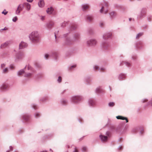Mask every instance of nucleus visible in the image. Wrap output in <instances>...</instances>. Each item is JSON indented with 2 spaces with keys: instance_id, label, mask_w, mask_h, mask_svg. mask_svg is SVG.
I'll return each instance as SVG.
<instances>
[{
  "instance_id": "nucleus-1",
  "label": "nucleus",
  "mask_w": 152,
  "mask_h": 152,
  "mask_svg": "<svg viewBox=\"0 0 152 152\" xmlns=\"http://www.w3.org/2000/svg\"><path fill=\"white\" fill-rule=\"evenodd\" d=\"M77 26L75 25H72L69 26L67 29L68 32L63 35L64 37H67L65 41V44L68 45H70L73 44L75 42L78 41L80 38V34L78 32H75L73 33L72 37H68L71 31L76 29Z\"/></svg>"
},
{
  "instance_id": "nucleus-2",
  "label": "nucleus",
  "mask_w": 152,
  "mask_h": 152,
  "mask_svg": "<svg viewBox=\"0 0 152 152\" xmlns=\"http://www.w3.org/2000/svg\"><path fill=\"white\" fill-rule=\"evenodd\" d=\"M30 41L33 43H37L40 40V37L39 32L36 31H33L28 35Z\"/></svg>"
},
{
  "instance_id": "nucleus-3",
  "label": "nucleus",
  "mask_w": 152,
  "mask_h": 152,
  "mask_svg": "<svg viewBox=\"0 0 152 152\" xmlns=\"http://www.w3.org/2000/svg\"><path fill=\"white\" fill-rule=\"evenodd\" d=\"M83 99L82 96L80 95H74L70 98V101L75 104H79Z\"/></svg>"
},
{
  "instance_id": "nucleus-4",
  "label": "nucleus",
  "mask_w": 152,
  "mask_h": 152,
  "mask_svg": "<svg viewBox=\"0 0 152 152\" xmlns=\"http://www.w3.org/2000/svg\"><path fill=\"white\" fill-rule=\"evenodd\" d=\"M108 3L106 2H104V4L102 6L100 10V12L102 14H106L108 12Z\"/></svg>"
},
{
  "instance_id": "nucleus-5",
  "label": "nucleus",
  "mask_w": 152,
  "mask_h": 152,
  "mask_svg": "<svg viewBox=\"0 0 152 152\" xmlns=\"http://www.w3.org/2000/svg\"><path fill=\"white\" fill-rule=\"evenodd\" d=\"M101 46L104 50H107L110 48L111 45L108 40H103L101 44Z\"/></svg>"
},
{
  "instance_id": "nucleus-6",
  "label": "nucleus",
  "mask_w": 152,
  "mask_h": 152,
  "mask_svg": "<svg viewBox=\"0 0 152 152\" xmlns=\"http://www.w3.org/2000/svg\"><path fill=\"white\" fill-rule=\"evenodd\" d=\"M106 135L100 134L99 136L102 142H106L108 140V137L110 136V133L109 131H107L106 133Z\"/></svg>"
},
{
  "instance_id": "nucleus-7",
  "label": "nucleus",
  "mask_w": 152,
  "mask_h": 152,
  "mask_svg": "<svg viewBox=\"0 0 152 152\" xmlns=\"http://www.w3.org/2000/svg\"><path fill=\"white\" fill-rule=\"evenodd\" d=\"M147 10L146 8L145 7L142 8L138 15L137 16V19H141L143 17L145 16L147 13Z\"/></svg>"
},
{
  "instance_id": "nucleus-8",
  "label": "nucleus",
  "mask_w": 152,
  "mask_h": 152,
  "mask_svg": "<svg viewBox=\"0 0 152 152\" xmlns=\"http://www.w3.org/2000/svg\"><path fill=\"white\" fill-rule=\"evenodd\" d=\"M97 41L94 39H91L87 40L86 42V44L89 47L94 46L96 44Z\"/></svg>"
},
{
  "instance_id": "nucleus-9",
  "label": "nucleus",
  "mask_w": 152,
  "mask_h": 152,
  "mask_svg": "<svg viewBox=\"0 0 152 152\" xmlns=\"http://www.w3.org/2000/svg\"><path fill=\"white\" fill-rule=\"evenodd\" d=\"M25 54L23 52H19L16 55L15 58V61L17 62L21 60L24 57Z\"/></svg>"
},
{
  "instance_id": "nucleus-10",
  "label": "nucleus",
  "mask_w": 152,
  "mask_h": 152,
  "mask_svg": "<svg viewBox=\"0 0 152 152\" xmlns=\"http://www.w3.org/2000/svg\"><path fill=\"white\" fill-rule=\"evenodd\" d=\"M24 7L23 4H20L16 10L15 14L18 15H20V12L23 10Z\"/></svg>"
},
{
  "instance_id": "nucleus-11",
  "label": "nucleus",
  "mask_w": 152,
  "mask_h": 152,
  "mask_svg": "<svg viewBox=\"0 0 152 152\" xmlns=\"http://www.w3.org/2000/svg\"><path fill=\"white\" fill-rule=\"evenodd\" d=\"M46 12L48 14L50 15H55L56 14L54 9L52 7L48 8L46 10Z\"/></svg>"
},
{
  "instance_id": "nucleus-12",
  "label": "nucleus",
  "mask_w": 152,
  "mask_h": 152,
  "mask_svg": "<svg viewBox=\"0 0 152 152\" xmlns=\"http://www.w3.org/2000/svg\"><path fill=\"white\" fill-rule=\"evenodd\" d=\"M31 115L28 114H23L21 115V118L23 120L26 122L29 121Z\"/></svg>"
},
{
  "instance_id": "nucleus-13",
  "label": "nucleus",
  "mask_w": 152,
  "mask_h": 152,
  "mask_svg": "<svg viewBox=\"0 0 152 152\" xmlns=\"http://www.w3.org/2000/svg\"><path fill=\"white\" fill-rule=\"evenodd\" d=\"M84 81L86 85H90L92 82V80L90 77L87 76L84 78Z\"/></svg>"
},
{
  "instance_id": "nucleus-14",
  "label": "nucleus",
  "mask_w": 152,
  "mask_h": 152,
  "mask_svg": "<svg viewBox=\"0 0 152 152\" xmlns=\"http://www.w3.org/2000/svg\"><path fill=\"white\" fill-rule=\"evenodd\" d=\"M50 56L55 60L56 61L58 58L59 54L57 52L53 51L51 53Z\"/></svg>"
},
{
  "instance_id": "nucleus-15",
  "label": "nucleus",
  "mask_w": 152,
  "mask_h": 152,
  "mask_svg": "<svg viewBox=\"0 0 152 152\" xmlns=\"http://www.w3.org/2000/svg\"><path fill=\"white\" fill-rule=\"evenodd\" d=\"M112 36V34L111 33H106L104 34L102 38L103 40H108L107 39L110 38Z\"/></svg>"
},
{
  "instance_id": "nucleus-16",
  "label": "nucleus",
  "mask_w": 152,
  "mask_h": 152,
  "mask_svg": "<svg viewBox=\"0 0 152 152\" xmlns=\"http://www.w3.org/2000/svg\"><path fill=\"white\" fill-rule=\"evenodd\" d=\"M8 87V85L7 84H4L0 87V91L3 92L6 90Z\"/></svg>"
},
{
  "instance_id": "nucleus-17",
  "label": "nucleus",
  "mask_w": 152,
  "mask_h": 152,
  "mask_svg": "<svg viewBox=\"0 0 152 152\" xmlns=\"http://www.w3.org/2000/svg\"><path fill=\"white\" fill-rule=\"evenodd\" d=\"M88 103L90 106H93L96 104V102L94 99H90L88 100Z\"/></svg>"
},
{
  "instance_id": "nucleus-18",
  "label": "nucleus",
  "mask_w": 152,
  "mask_h": 152,
  "mask_svg": "<svg viewBox=\"0 0 152 152\" xmlns=\"http://www.w3.org/2000/svg\"><path fill=\"white\" fill-rule=\"evenodd\" d=\"M54 23L53 21H50L48 22L46 24L47 27L48 29H51L53 26Z\"/></svg>"
},
{
  "instance_id": "nucleus-19",
  "label": "nucleus",
  "mask_w": 152,
  "mask_h": 152,
  "mask_svg": "<svg viewBox=\"0 0 152 152\" xmlns=\"http://www.w3.org/2000/svg\"><path fill=\"white\" fill-rule=\"evenodd\" d=\"M27 46V43L23 41H22L19 44V49H22L26 47Z\"/></svg>"
},
{
  "instance_id": "nucleus-20",
  "label": "nucleus",
  "mask_w": 152,
  "mask_h": 152,
  "mask_svg": "<svg viewBox=\"0 0 152 152\" xmlns=\"http://www.w3.org/2000/svg\"><path fill=\"white\" fill-rule=\"evenodd\" d=\"M94 17L92 15H88L86 17V20L87 21L92 22L93 20Z\"/></svg>"
},
{
  "instance_id": "nucleus-21",
  "label": "nucleus",
  "mask_w": 152,
  "mask_h": 152,
  "mask_svg": "<svg viewBox=\"0 0 152 152\" xmlns=\"http://www.w3.org/2000/svg\"><path fill=\"white\" fill-rule=\"evenodd\" d=\"M26 67V66L23 69H21L18 71L17 72V75L18 76H20L22 74L25 73V69Z\"/></svg>"
},
{
  "instance_id": "nucleus-22",
  "label": "nucleus",
  "mask_w": 152,
  "mask_h": 152,
  "mask_svg": "<svg viewBox=\"0 0 152 152\" xmlns=\"http://www.w3.org/2000/svg\"><path fill=\"white\" fill-rule=\"evenodd\" d=\"M126 74L124 73H121L118 76V78L119 80H124L126 77Z\"/></svg>"
},
{
  "instance_id": "nucleus-23",
  "label": "nucleus",
  "mask_w": 152,
  "mask_h": 152,
  "mask_svg": "<svg viewBox=\"0 0 152 152\" xmlns=\"http://www.w3.org/2000/svg\"><path fill=\"white\" fill-rule=\"evenodd\" d=\"M143 43L141 41H139L136 44V47L137 48L141 49L143 47Z\"/></svg>"
},
{
  "instance_id": "nucleus-24",
  "label": "nucleus",
  "mask_w": 152,
  "mask_h": 152,
  "mask_svg": "<svg viewBox=\"0 0 152 152\" xmlns=\"http://www.w3.org/2000/svg\"><path fill=\"white\" fill-rule=\"evenodd\" d=\"M68 101L67 99H62L60 101L61 104L63 105H66L67 104Z\"/></svg>"
},
{
  "instance_id": "nucleus-25",
  "label": "nucleus",
  "mask_w": 152,
  "mask_h": 152,
  "mask_svg": "<svg viewBox=\"0 0 152 152\" xmlns=\"http://www.w3.org/2000/svg\"><path fill=\"white\" fill-rule=\"evenodd\" d=\"M111 18L113 19L117 15L116 12H115L112 11L109 13Z\"/></svg>"
},
{
  "instance_id": "nucleus-26",
  "label": "nucleus",
  "mask_w": 152,
  "mask_h": 152,
  "mask_svg": "<svg viewBox=\"0 0 152 152\" xmlns=\"http://www.w3.org/2000/svg\"><path fill=\"white\" fill-rule=\"evenodd\" d=\"M23 4L24 6H25L27 10L28 11H29L31 9L30 4L27 2H25L23 3Z\"/></svg>"
},
{
  "instance_id": "nucleus-27",
  "label": "nucleus",
  "mask_w": 152,
  "mask_h": 152,
  "mask_svg": "<svg viewBox=\"0 0 152 152\" xmlns=\"http://www.w3.org/2000/svg\"><path fill=\"white\" fill-rule=\"evenodd\" d=\"M123 64H124L126 66L128 67H129L132 65L131 63L127 61H123L121 63L120 65H123Z\"/></svg>"
},
{
  "instance_id": "nucleus-28",
  "label": "nucleus",
  "mask_w": 152,
  "mask_h": 152,
  "mask_svg": "<svg viewBox=\"0 0 152 152\" xmlns=\"http://www.w3.org/2000/svg\"><path fill=\"white\" fill-rule=\"evenodd\" d=\"M116 118L118 119H121L122 120H125L126 122H128V120L126 117H124L121 116H118L116 117Z\"/></svg>"
},
{
  "instance_id": "nucleus-29",
  "label": "nucleus",
  "mask_w": 152,
  "mask_h": 152,
  "mask_svg": "<svg viewBox=\"0 0 152 152\" xmlns=\"http://www.w3.org/2000/svg\"><path fill=\"white\" fill-rule=\"evenodd\" d=\"M76 66L77 65L76 64L69 66L68 67V70L69 71H71L75 68Z\"/></svg>"
},
{
  "instance_id": "nucleus-30",
  "label": "nucleus",
  "mask_w": 152,
  "mask_h": 152,
  "mask_svg": "<svg viewBox=\"0 0 152 152\" xmlns=\"http://www.w3.org/2000/svg\"><path fill=\"white\" fill-rule=\"evenodd\" d=\"M39 6L40 7H43L44 5L45 4L44 1L43 0H40L38 3Z\"/></svg>"
},
{
  "instance_id": "nucleus-31",
  "label": "nucleus",
  "mask_w": 152,
  "mask_h": 152,
  "mask_svg": "<svg viewBox=\"0 0 152 152\" xmlns=\"http://www.w3.org/2000/svg\"><path fill=\"white\" fill-rule=\"evenodd\" d=\"M48 99V97L47 96L43 97L40 98L39 100V101L40 102H45Z\"/></svg>"
},
{
  "instance_id": "nucleus-32",
  "label": "nucleus",
  "mask_w": 152,
  "mask_h": 152,
  "mask_svg": "<svg viewBox=\"0 0 152 152\" xmlns=\"http://www.w3.org/2000/svg\"><path fill=\"white\" fill-rule=\"evenodd\" d=\"M89 6L88 4H83L82 5V10L83 11H85L88 9Z\"/></svg>"
},
{
  "instance_id": "nucleus-33",
  "label": "nucleus",
  "mask_w": 152,
  "mask_h": 152,
  "mask_svg": "<svg viewBox=\"0 0 152 152\" xmlns=\"http://www.w3.org/2000/svg\"><path fill=\"white\" fill-rule=\"evenodd\" d=\"M33 75L32 73H26L24 75V77H26L30 78Z\"/></svg>"
},
{
  "instance_id": "nucleus-34",
  "label": "nucleus",
  "mask_w": 152,
  "mask_h": 152,
  "mask_svg": "<svg viewBox=\"0 0 152 152\" xmlns=\"http://www.w3.org/2000/svg\"><path fill=\"white\" fill-rule=\"evenodd\" d=\"M95 92L96 93L98 94L101 93L102 92L101 87L99 86L97 87L95 90Z\"/></svg>"
},
{
  "instance_id": "nucleus-35",
  "label": "nucleus",
  "mask_w": 152,
  "mask_h": 152,
  "mask_svg": "<svg viewBox=\"0 0 152 152\" xmlns=\"http://www.w3.org/2000/svg\"><path fill=\"white\" fill-rule=\"evenodd\" d=\"M9 44V42L8 41H7L5 43L2 44L1 45V48H4L7 46Z\"/></svg>"
},
{
  "instance_id": "nucleus-36",
  "label": "nucleus",
  "mask_w": 152,
  "mask_h": 152,
  "mask_svg": "<svg viewBox=\"0 0 152 152\" xmlns=\"http://www.w3.org/2000/svg\"><path fill=\"white\" fill-rule=\"evenodd\" d=\"M99 26L101 28L105 26V23L103 21H100L99 23Z\"/></svg>"
},
{
  "instance_id": "nucleus-37",
  "label": "nucleus",
  "mask_w": 152,
  "mask_h": 152,
  "mask_svg": "<svg viewBox=\"0 0 152 152\" xmlns=\"http://www.w3.org/2000/svg\"><path fill=\"white\" fill-rule=\"evenodd\" d=\"M68 22H64L61 24V27L62 28H64L68 25Z\"/></svg>"
},
{
  "instance_id": "nucleus-38",
  "label": "nucleus",
  "mask_w": 152,
  "mask_h": 152,
  "mask_svg": "<svg viewBox=\"0 0 152 152\" xmlns=\"http://www.w3.org/2000/svg\"><path fill=\"white\" fill-rule=\"evenodd\" d=\"M143 34L142 32H140L137 34L136 36V39H138L141 36H142Z\"/></svg>"
},
{
  "instance_id": "nucleus-39",
  "label": "nucleus",
  "mask_w": 152,
  "mask_h": 152,
  "mask_svg": "<svg viewBox=\"0 0 152 152\" xmlns=\"http://www.w3.org/2000/svg\"><path fill=\"white\" fill-rule=\"evenodd\" d=\"M62 78L61 77V76H59L57 80V82L59 83H60L62 82Z\"/></svg>"
},
{
  "instance_id": "nucleus-40",
  "label": "nucleus",
  "mask_w": 152,
  "mask_h": 152,
  "mask_svg": "<svg viewBox=\"0 0 152 152\" xmlns=\"http://www.w3.org/2000/svg\"><path fill=\"white\" fill-rule=\"evenodd\" d=\"M115 103L113 102H110L109 103L108 105L109 107H112L115 105Z\"/></svg>"
},
{
  "instance_id": "nucleus-41",
  "label": "nucleus",
  "mask_w": 152,
  "mask_h": 152,
  "mask_svg": "<svg viewBox=\"0 0 152 152\" xmlns=\"http://www.w3.org/2000/svg\"><path fill=\"white\" fill-rule=\"evenodd\" d=\"M31 107L34 110L37 109V106L36 104H33L31 105Z\"/></svg>"
},
{
  "instance_id": "nucleus-42",
  "label": "nucleus",
  "mask_w": 152,
  "mask_h": 152,
  "mask_svg": "<svg viewBox=\"0 0 152 152\" xmlns=\"http://www.w3.org/2000/svg\"><path fill=\"white\" fill-rule=\"evenodd\" d=\"M34 116L35 118H37L40 116V114L38 113H36L34 114Z\"/></svg>"
},
{
  "instance_id": "nucleus-43",
  "label": "nucleus",
  "mask_w": 152,
  "mask_h": 152,
  "mask_svg": "<svg viewBox=\"0 0 152 152\" xmlns=\"http://www.w3.org/2000/svg\"><path fill=\"white\" fill-rule=\"evenodd\" d=\"M51 56L50 54L49 55L48 54H45L44 55V58L47 60L48 59L49 57Z\"/></svg>"
},
{
  "instance_id": "nucleus-44",
  "label": "nucleus",
  "mask_w": 152,
  "mask_h": 152,
  "mask_svg": "<svg viewBox=\"0 0 152 152\" xmlns=\"http://www.w3.org/2000/svg\"><path fill=\"white\" fill-rule=\"evenodd\" d=\"M26 67L27 66L28 69L29 70L31 71H33V69L32 67L29 64H28L27 65H26Z\"/></svg>"
},
{
  "instance_id": "nucleus-45",
  "label": "nucleus",
  "mask_w": 152,
  "mask_h": 152,
  "mask_svg": "<svg viewBox=\"0 0 152 152\" xmlns=\"http://www.w3.org/2000/svg\"><path fill=\"white\" fill-rule=\"evenodd\" d=\"M99 66L97 65H95L94 66V69L95 71L97 70H99Z\"/></svg>"
},
{
  "instance_id": "nucleus-46",
  "label": "nucleus",
  "mask_w": 152,
  "mask_h": 152,
  "mask_svg": "<svg viewBox=\"0 0 152 152\" xmlns=\"http://www.w3.org/2000/svg\"><path fill=\"white\" fill-rule=\"evenodd\" d=\"M8 68L7 67L4 69L2 70V73H7L8 71Z\"/></svg>"
},
{
  "instance_id": "nucleus-47",
  "label": "nucleus",
  "mask_w": 152,
  "mask_h": 152,
  "mask_svg": "<svg viewBox=\"0 0 152 152\" xmlns=\"http://www.w3.org/2000/svg\"><path fill=\"white\" fill-rule=\"evenodd\" d=\"M106 70V68L104 67H101L99 68V70L101 72H104Z\"/></svg>"
},
{
  "instance_id": "nucleus-48",
  "label": "nucleus",
  "mask_w": 152,
  "mask_h": 152,
  "mask_svg": "<svg viewBox=\"0 0 152 152\" xmlns=\"http://www.w3.org/2000/svg\"><path fill=\"white\" fill-rule=\"evenodd\" d=\"M147 20L148 21H150L152 19V16L151 15H148L147 17Z\"/></svg>"
},
{
  "instance_id": "nucleus-49",
  "label": "nucleus",
  "mask_w": 152,
  "mask_h": 152,
  "mask_svg": "<svg viewBox=\"0 0 152 152\" xmlns=\"http://www.w3.org/2000/svg\"><path fill=\"white\" fill-rule=\"evenodd\" d=\"M18 17L17 16L13 18L12 20L13 22H16L18 20Z\"/></svg>"
},
{
  "instance_id": "nucleus-50",
  "label": "nucleus",
  "mask_w": 152,
  "mask_h": 152,
  "mask_svg": "<svg viewBox=\"0 0 152 152\" xmlns=\"http://www.w3.org/2000/svg\"><path fill=\"white\" fill-rule=\"evenodd\" d=\"M132 58L133 60L135 61L137 58V56L135 55L133 56L132 57Z\"/></svg>"
},
{
  "instance_id": "nucleus-51",
  "label": "nucleus",
  "mask_w": 152,
  "mask_h": 152,
  "mask_svg": "<svg viewBox=\"0 0 152 152\" xmlns=\"http://www.w3.org/2000/svg\"><path fill=\"white\" fill-rule=\"evenodd\" d=\"M148 101V99H144L142 100V102L143 103L146 102Z\"/></svg>"
},
{
  "instance_id": "nucleus-52",
  "label": "nucleus",
  "mask_w": 152,
  "mask_h": 152,
  "mask_svg": "<svg viewBox=\"0 0 152 152\" xmlns=\"http://www.w3.org/2000/svg\"><path fill=\"white\" fill-rule=\"evenodd\" d=\"M8 28L6 27H5L4 28H2L0 29V31L2 32L3 30H7Z\"/></svg>"
},
{
  "instance_id": "nucleus-53",
  "label": "nucleus",
  "mask_w": 152,
  "mask_h": 152,
  "mask_svg": "<svg viewBox=\"0 0 152 152\" xmlns=\"http://www.w3.org/2000/svg\"><path fill=\"white\" fill-rule=\"evenodd\" d=\"M23 132V130L21 129H19L18 131V134H21Z\"/></svg>"
},
{
  "instance_id": "nucleus-54",
  "label": "nucleus",
  "mask_w": 152,
  "mask_h": 152,
  "mask_svg": "<svg viewBox=\"0 0 152 152\" xmlns=\"http://www.w3.org/2000/svg\"><path fill=\"white\" fill-rule=\"evenodd\" d=\"M66 89L63 90V91H61V94H64V93H65L66 92Z\"/></svg>"
},
{
  "instance_id": "nucleus-55",
  "label": "nucleus",
  "mask_w": 152,
  "mask_h": 152,
  "mask_svg": "<svg viewBox=\"0 0 152 152\" xmlns=\"http://www.w3.org/2000/svg\"><path fill=\"white\" fill-rule=\"evenodd\" d=\"M152 104V101H151L149 102H148L147 103V104L146 105V106H148V105H149L150 104Z\"/></svg>"
},
{
  "instance_id": "nucleus-56",
  "label": "nucleus",
  "mask_w": 152,
  "mask_h": 152,
  "mask_svg": "<svg viewBox=\"0 0 152 152\" xmlns=\"http://www.w3.org/2000/svg\"><path fill=\"white\" fill-rule=\"evenodd\" d=\"M86 147H83L82 148V151L83 152H84L85 151H86Z\"/></svg>"
},
{
  "instance_id": "nucleus-57",
  "label": "nucleus",
  "mask_w": 152,
  "mask_h": 152,
  "mask_svg": "<svg viewBox=\"0 0 152 152\" xmlns=\"http://www.w3.org/2000/svg\"><path fill=\"white\" fill-rule=\"evenodd\" d=\"M5 66L6 65L4 64H2L1 65V68H4V67H5Z\"/></svg>"
},
{
  "instance_id": "nucleus-58",
  "label": "nucleus",
  "mask_w": 152,
  "mask_h": 152,
  "mask_svg": "<svg viewBox=\"0 0 152 152\" xmlns=\"http://www.w3.org/2000/svg\"><path fill=\"white\" fill-rule=\"evenodd\" d=\"M73 152H78V151L77 150V148L76 147H75V148L74 150V151Z\"/></svg>"
},
{
  "instance_id": "nucleus-59",
  "label": "nucleus",
  "mask_w": 152,
  "mask_h": 152,
  "mask_svg": "<svg viewBox=\"0 0 152 152\" xmlns=\"http://www.w3.org/2000/svg\"><path fill=\"white\" fill-rule=\"evenodd\" d=\"M45 16H42L41 19L43 21L45 19Z\"/></svg>"
},
{
  "instance_id": "nucleus-60",
  "label": "nucleus",
  "mask_w": 152,
  "mask_h": 152,
  "mask_svg": "<svg viewBox=\"0 0 152 152\" xmlns=\"http://www.w3.org/2000/svg\"><path fill=\"white\" fill-rule=\"evenodd\" d=\"M144 133V131L143 129H142L140 132V133L141 134H142Z\"/></svg>"
},
{
  "instance_id": "nucleus-61",
  "label": "nucleus",
  "mask_w": 152,
  "mask_h": 152,
  "mask_svg": "<svg viewBox=\"0 0 152 152\" xmlns=\"http://www.w3.org/2000/svg\"><path fill=\"white\" fill-rule=\"evenodd\" d=\"M123 148V147L121 146H120L118 148V150H122Z\"/></svg>"
},
{
  "instance_id": "nucleus-62",
  "label": "nucleus",
  "mask_w": 152,
  "mask_h": 152,
  "mask_svg": "<svg viewBox=\"0 0 152 152\" xmlns=\"http://www.w3.org/2000/svg\"><path fill=\"white\" fill-rule=\"evenodd\" d=\"M78 120L80 123H81L83 122V120L81 118H79Z\"/></svg>"
},
{
  "instance_id": "nucleus-63",
  "label": "nucleus",
  "mask_w": 152,
  "mask_h": 152,
  "mask_svg": "<svg viewBox=\"0 0 152 152\" xmlns=\"http://www.w3.org/2000/svg\"><path fill=\"white\" fill-rule=\"evenodd\" d=\"M138 129L137 128H136L134 129H133L132 130V131L133 132H137V130Z\"/></svg>"
},
{
  "instance_id": "nucleus-64",
  "label": "nucleus",
  "mask_w": 152,
  "mask_h": 152,
  "mask_svg": "<svg viewBox=\"0 0 152 152\" xmlns=\"http://www.w3.org/2000/svg\"><path fill=\"white\" fill-rule=\"evenodd\" d=\"M14 66L12 65H11L10 66V69H14Z\"/></svg>"
}]
</instances>
